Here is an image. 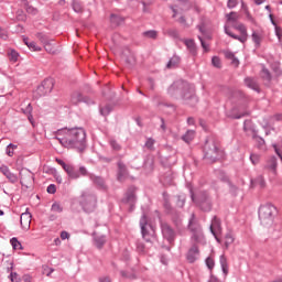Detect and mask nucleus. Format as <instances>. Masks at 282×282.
I'll return each mask as SVG.
<instances>
[{"instance_id": "nucleus-57", "label": "nucleus", "mask_w": 282, "mask_h": 282, "mask_svg": "<svg viewBox=\"0 0 282 282\" xmlns=\"http://www.w3.org/2000/svg\"><path fill=\"white\" fill-rule=\"evenodd\" d=\"M250 160H251L252 164H259V155L251 154Z\"/></svg>"}, {"instance_id": "nucleus-50", "label": "nucleus", "mask_w": 282, "mask_h": 282, "mask_svg": "<svg viewBox=\"0 0 282 282\" xmlns=\"http://www.w3.org/2000/svg\"><path fill=\"white\" fill-rule=\"evenodd\" d=\"M44 173H48L50 175H54V177H56V175H58V172L54 167H46V169L44 167Z\"/></svg>"}, {"instance_id": "nucleus-52", "label": "nucleus", "mask_w": 282, "mask_h": 282, "mask_svg": "<svg viewBox=\"0 0 282 282\" xmlns=\"http://www.w3.org/2000/svg\"><path fill=\"white\" fill-rule=\"evenodd\" d=\"M272 69L274 72V76H281V68L279 66V63L273 64Z\"/></svg>"}, {"instance_id": "nucleus-64", "label": "nucleus", "mask_w": 282, "mask_h": 282, "mask_svg": "<svg viewBox=\"0 0 282 282\" xmlns=\"http://www.w3.org/2000/svg\"><path fill=\"white\" fill-rule=\"evenodd\" d=\"M54 243H55V246H61V238H56V239L54 240Z\"/></svg>"}, {"instance_id": "nucleus-20", "label": "nucleus", "mask_w": 282, "mask_h": 282, "mask_svg": "<svg viewBox=\"0 0 282 282\" xmlns=\"http://www.w3.org/2000/svg\"><path fill=\"white\" fill-rule=\"evenodd\" d=\"M234 243H235V236H232V234L230 232L226 234L225 242H224L226 250H228L230 246H232Z\"/></svg>"}, {"instance_id": "nucleus-12", "label": "nucleus", "mask_w": 282, "mask_h": 282, "mask_svg": "<svg viewBox=\"0 0 282 282\" xmlns=\"http://www.w3.org/2000/svg\"><path fill=\"white\" fill-rule=\"evenodd\" d=\"M140 226L143 239H145V241H151V238L155 235V230L147 224V216L141 218Z\"/></svg>"}, {"instance_id": "nucleus-9", "label": "nucleus", "mask_w": 282, "mask_h": 282, "mask_svg": "<svg viewBox=\"0 0 282 282\" xmlns=\"http://www.w3.org/2000/svg\"><path fill=\"white\" fill-rule=\"evenodd\" d=\"M235 30L240 33V36L232 34V32H230L228 29H225V32L228 34V36H231V39L240 41V43H246V41H248V29H246V25L238 23L235 25Z\"/></svg>"}, {"instance_id": "nucleus-61", "label": "nucleus", "mask_w": 282, "mask_h": 282, "mask_svg": "<svg viewBox=\"0 0 282 282\" xmlns=\"http://www.w3.org/2000/svg\"><path fill=\"white\" fill-rule=\"evenodd\" d=\"M200 43H202V47L203 50H205V52H208V45L206 44V42H204V40L202 37H198Z\"/></svg>"}, {"instance_id": "nucleus-30", "label": "nucleus", "mask_w": 282, "mask_h": 282, "mask_svg": "<svg viewBox=\"0 0 282 282\" xmlns=\"http://www.w3.org/2000/svg\"><path fill=\"white\" fill-rule=\"evenodd\" d=\"M226 58H229V61H231L232 65H235V67L239 66V59H237V57H235V54L232 52H226L225 53Z\"/></svg>"}, {"instance_id": "nucleus-27", "label": "nucleus", "mask_w": 282, "mask_h": 282, "mask_svg": "<svg viewBox=\"0 0 282 282\" xmlns=\"http://www.w3.org/2000/svg\"><path fill=\"white\" fill-rule=\"evenodd\" d=\"M118 166H119L118 180L122 182V180H124V176L127 175V167L122 163H119Z\"/></svg>"}, {"instance_id": "nucleus-6", "label": "nucleus", "mask_w": 282, "mask_h": 282, "mask_svg": "<svg viewBox=\"0 0 282 282\" xmlns=\"http://www.w3.org/2000/svg\"><path fill=\"white\" fill-rule=\"evenodd\" d=\"M52 89H54V79L47 78L42 82L40 86H37L36 90L33 93V98L39 99L43 98V96H47V94H52Z\"/></svg>"}, {"instance_id": "nucleus-55", "label": "nucleus", "mask_w": 282, "mask_h": 282, "mask_svg": "<svg viewBox=\"0 0 282 282\" xmlns=\"http://www.w3.org/2000/svg\"><path fill=\"white\" fill-rule=\"evenodd\" d=\"M110 147H112V149L115 151H120V144H118V142H116V140L110 141Z\"/></svg>"}, {"instance_id": "nucleus-16", "label": "nucleus", "mask_w": 282, "mask_h": 282, "mask_svg": "<svg viewBox=\"0 0 282 282\" xmlns=\"http://www.w3.org/2000/svg\"><path fill=\"white\" fill-rule=\"evenodd\" d=\"M162 232H163V237L167 239L170 243L175 239V231L167 224L162 225Z\"/></svg>"}, {"instance_id": "nucleus-46", "label": "nucleus", "mask_w": 282, "mask_h": 282, "mask_svg": "<svg viewBox=\"0 0 282 282\" xmlns=\"http://www.w3.org/2000/svg\"><path fill=\"white\" fill-rule=\"evenodd\" d=\"M21 111L22 113H24V116L32 115V111H33L32 104H28V106L25 108H22Z\"/></svg>"}, {"instance_id": "nucleus-10", "label": "nucleus", "mask_w": 282, "mask_h": 282, "mask_svg": "<svg viewBox=\"0 0 282 282\" xmlns=\"http://www.w3.org/2000/svg\"><path fill=\"white\" fill-rule=\"evenodd\" d=\"M20 183L25 188H30L34 184V174L28 169H22L20 171Z\"/></svg>"}, {"instance_id": "nucleus-28", "label": "nucleus", "mask_w": 282, "mask_h": 282, "mask_svg": "<svg viewBox=\"0 0 282 282\" xmlns=\"http://www.w3.org/2000/svg\"><path fill=\"white\" fill-rule=\"evenodd\" d=\"M220 265L224 274H228V259H226V256H220Z\"/></svg>"}, {"instance_id": "nucleus-49", "label": "nucleus", "mask_w": 282, "mask_h": 282, "mask_svg": "<svg viewBox=\"0 0 282 282\" xmlns=\"http://www.w3.org/2000/svg\"><path fill=\"white\" fill-rule=\"evenodd\" d=\"M206 265L208 268V270H213V268H215V260L210 257H208L206 259Z\"/></svg>"}, {"instance_id": "nucleus-44", "label": "nucleus", "mask_w": 282, "mask_h": 282, "mask_svg": "<svg viewBox=\"0 0 282 282\" xmlns=\"http://www.w3.org/2000/svg\"><path fill=\"white\" fill-rule=\"evenodd\" d=\"M29 50H32V52H41V46L36 45V42H30L28 44Z\"/></svg>"}, {"instance_id": "nucleus-36", "label": "nucleus", "mask_w": 282, "mask_h": 282, "mask_svg": "<svg viewBox=\"0 0 282 282\" xmlns=\"http://www.w3.org/2000/svg\"><path fill=\"white\" fill-rule=\"evenodd\" d=\"M177 65H180V57L174 56L170 59V62L167 63V69H171L173 67H177Z\"/></svg>"}, {"instance_id": "nucleus-25", "label": "nucleus", "mask_w": 282, "mask_h": 282, "mask_svg": "<svg viewBox=\"0 0 282 282\" xmlns=\"http://www.w3.org/2000/svg\"><path fill=\"white\" fill-rule=\"evenodd\" d=\"M72 8L74 12L82 13L83 12V2L80 0H73Z\"/></svg>"}, {"instance_id": "nucleus-59", "label": "nucleus", "mask_w": 282, "mask_h": 282, "mask_svg": "<svg viewBox=\"0 0 282 282\" xmlns=\"http://www.w3.org/2000/svg\"><path fill=\"white\" fill-rule=\"evenodd\" d=\"M228 8H235L237 6V0H228Z\"/></svg>"}, {"instance_id": "nucleus-3", "label": "nucleus", "mask_w": 282, "mask_h": 282, "mask_svg": "<svg viewBox=\"0 0 282 282\" xmlns=\"http://www.w3.org/2000/svg\"><path fill=\"white\" fill-rule=\"evenodd\" d=\"M79 173L83 177H89V180L93 182L94 186L98 188V191H107V181L105 180V177L89 173V171H87V167L85 166L79 167Z\"/></svg>"}, {"instance_id": "nucleus-58", "label": "nucleus", "mask_w": 282, "mask_h": 282, "mask_svg": "<svg viewBox=\"0 0 282 282\" xmlns=\"http://www.w3.org/2000/svg\"><path fill=\"white\" fill-rule=\"evenodd\" d=\"M257 182H258L260 188H263V186H265V181L263 180V177H261V176L258 177Z\"/></svg>"}, {"instance_id": "nucleus-29", "label": "nucleus", "mask_w": 282, "mask_h": 282, "mask_svg": "<svg viewBox=\"0 0 282 282\" xmlns=\"http://www.w3.org/2000/svg\"><path fill=\"white\" fill-rule=\"evenodd\" d=\"M176 8H180L181 10H188L191 4L188 3V0H176Z\"/></svg>"}, {"instance_id": "nucleus-32", "label": "nucleus", "mask_w": 282, "mask_h": 282, "mask_svg": "<svg viewBox=\"0 0 282 282\" xmlns=\"http://www.w3.org/2000/svg\"><path fill=\"white\" fill-rule=\"evenodd\" d=\"M184 43H185L187 50H188L192 54H195V52H196L195 41H193V40H185Z\"/></svg>"}, {"instance_id": "nucleus-48", "label": "nucleus", "mask_w": 282, "mask_h": 282, "mask_svg": "<svg viewBox=\"0 0 282 282\" xmlns=\"http://www.w3.org/2000/svg\"><path fill=\"white\" fill-rule=\"evenodd\" d=\"M9 279L11 280V282H21V278H19V274H17V272H11Z\"/></svg>"}, {"instance_id": "nucleus-47", "label": "nucleus", "mask_w": 282, "mask_h": 282, "mask_svg": "<svg viewBox=\"0 0 282 282\" xmlns=\"http://www.w3.org/2000/svg\"><path fill=\"white\" fill-rule=\"evenodd\" d=\"M14 149H17V145L10 143L7 148V155H9V158H12V155H14Z\"/></svg>"}, {"instance_id": "nucleus-56", "label": "nucleus", "mask_w": 282, "mask_h": 282, "mask_svg": "<svg viewBox=\"0 0 282 282\" xmlns=\"http://www.w3.org/2000/svg\"><path fill=\"white\" fill-rule=\"evenodd\" d=\"M153 144H155V140L153 139H148L145 142L147 149H153Z\"/></svg>"}, {"instance_id": "nucleus-43", "label": "nucleus", "mask_w": 282, "mask_h": 282, "mask_svg": "<svg viewBox=\"0 0 282 282\" xmlns=\"http://www.w3.org/2000/svg\"><path fill=\"white\" fill-rule=\"evenodd\" d=\"M51 210L53 213H63V206H61V203H54L51 207Z\"/></svg>"}, {"instance_id": "nucleus-2", "label": "nucleus", "mask_w": 282, "mask_h": 282, "mask_svg": "<svg viewBox=\"0 0 282 282\" xmlns=\"http://www.w3.org/2000/svg\"><path fill=\"white\" fill-rule=\"evenodd\" d=\"M274 213H276V207L272 204H267L259 209V219L263 226H272L274 219Z\"/></svg>"}, {"instance_id": "nucleus-38", "label": "nucleus", "mask_w": 282, "mask_h": 282, "mask_svg": "<svg viewBox=\"0 0 282 282\" xmlns=\"http://www.w3.org/2000/svg\"><path fill=\"white\" fill-rule=\"evenodd\" d=\"M229 118H236V119H239V118H243V116H246V112L243 111H238L237 112V109H234L231 113L228 115Z\"/></svg>"}, {"instance_id": "nucleus-18", "label": "nucleus", "mask_w": 282, "mask_h": 282, "mask_svg": "<svg viewBox=\"0 0 282 282\" xmlns=\"http://www.w3.org/2000/svg\"><path fill=\"white\" fill-rule=\"evenodd\" d=\"M110 23L113 25V28H118V25H122V23H124V18L118 14H111Z\"/></svg>"}, {"instance_id": "nucleus-34", "label": "nucleus", "mask_w": 282, "mask_h": 282, "mask_svg": "<svg viewBox=\"0 0 282 282\" xmlns=\"http://www.w3.org/2000/svg\"><path fill=\"white\" fill-rule=\"evenodd\" d=\"M143 36L145 39H152L153 41H155V39H158V31L155 30L145 31L143 32Z\"/></svg>"}, {"instance_id": "nucleus-8", "label": "nucleus", "mask_w": 282, "mask_h": 282, "mask_svg": "<svg viewBox=\"0 0 282 282\" xmlns=\"http://www.w3.org/2000/svg\"><path fill=\"white\" fill-rule=\"evenodd\" d=\"M55 162H57V164H59V166H62V169L65 171V173H67L68 177L70 180H78V177H80V169L76 170V167L69 163H65V161L61 160V159H55Z\"/></svg>"}, {"instance_id": "nucleus-53", "label": "nucleus", "mask_w": 282, "mask_h": 282, "mask_svg": "<svg viewBox=\"0 0 282 282\" xmlns=\"http://www.w3.org/2000/svg\"><path fill=\"white\" fill-rule=\"evenodd\" d=\"M26 12H28V14H33V15L39 14V10L32 6L26 7Z\"/></svg>"}, {"instance_id": "nucleus-15", "label": "nucleus", "mask_w": 282, "mask_h": 282, "mask_svg": "<svg viewBox=\"0 0 282 282\" xmlns=\"http://www.w3.org/2000/svg\"><path fill=\"white\" fill-rule=\"evenodd\" d=\"M0 172L11 182V184H17L19 182V176L17 174L10 172V167L2 165L0 167Z\"/></svg>"}, {"instance_id": "nucleus-62", "label": "nucleus", "mask_w": 282, "mask_h": 282, "mask_svg": "<svg viewBox=\"0 0 282 282\" xmlns=\"http://www.w3.org/2000/svg\"><path fill=\"white\" fill-rule=\"evenodd\" d=\"M52 272H54V269H50V268L44 269V274H46V276H51Z\"/></svg>"}, {"instance_id": "nucleus-63", "label": "nucleus", "mask_w": 282, "mask_h": 282, "mask_svg": "<svg viewBox=\"0 0 282 282\" xmlns=\"http://www.w3.org/2000/svg\"><path fill=\"white\" fill-rule=\"evenodd\" d=\"M28 116V120L29 122L32 124V127H34V116L31 115H26Z\"/></svg>"}, {"instance_id": "nucleus-42", "label": "nucleus", "mask_w": 282, "mask_h": 282, "mask_svg": "<svg viewBox=\"0 0 282 282\" xmlns=\"http://www.w3.org/2000/svg\"><path fill=\"white\" fill-rule=\"evenodd\" d=\"M261 76L264 80H272V75L270 74V70L263 68L262 72H261Z\"/></svg>"}, {"instance_id": "nucleus-14", "label": "nucleus", "mask_w": 282, "mask_h": 282, "mask_svg": "<svg viewBox=\"0 0 282 282\" xmlns=\"http://www.w3.org/2000/svg\"><path fill=\"white\" fill-rule=\"evenodd\" d=\"M20 224L23 230H28L32 224V214H30V212L22 213L20 216Z\"/></svg>"}, {"instance_id": "nucleus-21", "label": "nucleus", "mask_w": 282, "mask_h": 282, "mask_svg": "<svg viewBox=\"0 0 282 282\" xmlns=\"http://www.w3.org/2000/svg\"><path fill=\"white\" fill-rule=\"evenodd\" d=\"M245 83L247 85V87H249L250 89H253L254 91H259V84H257V82L253 78H246Z\"/></svg>"}, {"instance_id": "nucleus-31", "label": "nucleus", "mask_w": 282, "mask_h": 282, "mask_svg": "<svg viewBox=\"0 0 282 282\" xmlns=\"http://www.w3.org/2000/svg\"><path fill=\"white\" fill-rule=\"evenodd\" d=\"M220 223L218 220L217 217H214V219L212 220V225H210V231L213 235H215V230H219L220 228Z\"/></svg>"}, {"instance_id": "nucleus-33", "label": "nucleus", "mask_w": 282, "mask_h": 282, "mask_svg": "<svg viewBox=\"0 0 282 282\" xmlns=\"http://www.w3.org/2000/svg\"><path fill=\"white\" fill-rule=\"evenodd\" d=\"M194 138H195V131L189 130L186 132L185 135H183L182 139L184 140V142H186L188 144L189 142H193Z\"/></svg>"}, {"instance_id": "nucleus-51", "label": "nucleus", "mask_w": 282, "mask_h": 282, "mask_svg": "<svg viewBox=\"0 0 282 282\" xmlns=\"http://www.w3.org/2000/svg\"><path fill=\"white\" fill-rule=\"evenodd\" d=\"M237 19H239V14H237V12H230L227 14V21H237Z\"/></svg>"}, {"instance_id": "nucleus-35", "label": "nucleus", "mask_w": 282, "mask_h": 282, "mask_svg": "<svg viewBox=\"0 0 282 282\" xmlns=\"http://www.w3.org/2000/svg\"><path fill=\"white\" fill-rule=\"evenodd\" d=\"M36 39H39V41L43 44L46 45L47 43H50V37L47 35H45L44 33H36Z\"/></svg>"}, {"instance_id": "nucleus-1", "label": "nucleus", "mask_w": 282, "mask_h": 282, "mask_svg": "<svg viewBox=\"0 0 282 282\" xmlns=\"http://www.w3.org/2000/svg\"><path fill=\"white\" fill-rule=\"evenodd\" d=\"M87 134L83 128L58 130L56 140L65 149H76L79 153L85 151Z\"/></svg>"}, {"instance_id": "nucleus-17", "label": "nucleus", "mask_w": 282, "mask_h": 282, "mask_svg": "<svg viewBox=\"0 0 282 282\" xmlns=\"http://www.w3.org/2000/svg\"><path fill=\"white\" fill-rule=\"evenodd\" d=\"M197 257H199V248H197V246H193L187 252V261L189 263H195V261H197Z\"/></svg>"}, {"instance_id": "nucleus-24", "label": "nucleus", "mask_w": 282, "mask_h": 282, "mask_svg": "<svg viewBox=\"0 0 282 282\" xmlns=\"http://www.w3.org/2000/svg\"><path fill=\"white\" fill-rule=\"evenodd\" d=\"M251 37L257 47H259L261 45V42L263 41V34L259 32H253Z\"/></svg>"}, {"instance_id": "nucleus-45", "label": "nucleus", "mask_w": 282, "mask_h": 282, "mask_svg": "<svg viewBox=\"0 0 282 282\" xmlns=\"http://www.w3.org/2000/svg\"><path fill=\"white\" fill-rule=\"evenodd\" d=\"M116 107H118V99H109L108 111H113Z\"/></svg>"}, {"instance_id": "nucleus-41", "label": "nucleus", "mask_w": 282, "mask_h": 282, "mask_svg": "<svg viewBox=\"0 0 282 282\" xmlns=\"http://www.w3.org/2000/svg\"><path fill=\"white\" fill-rule=\"evenodd\" d=\"M212 64L214 67H217V69H221V59L218 56L212 58Z\"/></svg>"}, {"instance_id": "nucleus-26", "label": "nucleus", "mask_w": 282, "mask_h": 282, "mask_svg": "<svg viewBox=\"0 0 282 282\" xmlns=\"http://www.w3.org/2000/svg\"><path fill=\"white\" fill-rule=\"evenodd\" d=\"M10 243L13 250H23V245H21V241L15 237L11 238Z\"/></svg>"}, {"instance_id": "nucleus-19", "label": "nucleus", "mask_w": 282, "mask_h": 282, "mask_svg": "<svg viewBox=\"0 0 282 282\" xmlns=\"http://www.w3.org/2000/svg\"><path fill=\"white\" fill-rule=\"evenodd\" d=\"M44 50L45 52H47L48 54H56L58 52V50H56V44H54V41L51 40L50 42H47L46 44H44Z\"/></svg>"}, {"instance_id": "nucleus-7", "label": "nucleus", "mask_w": 282, "mask_h": 282, "mask_svg": "<svg viewBox=\"0 0 282 282\" xmlns=\"http://www.w3.org/2000/svg\"><path fill=\"white\" fill-rule=\"evenodd\" d=\"M189 230L192 232V243L197 246V243H206V239L204 238V234L202 232V227L195 224L193 220L189 221Z\"/></svg>"}, {"instance_id": "nucleus-22", "label": "nucleus", "mask_w": 282, "mask_h": 282, "mask_svg": "<svg viewBox=\"0 0 282 282\" xmlns=\"http://www.w3.org/2000/svg\"><path fill=\"white\" fill-rule=\"evenodd\" d=\"M267 169H269V171H271V173H273L274 175H276V158L272 156L268 164H267Z\"/></svg>"}, {"instance_id": "nucleus-37", "label": "nucleus", "mask_w": 282, "mask_h": 282, "mask_svg": "<svg viewBox=\"0 0 282 282\" xmlns=\"http://www.w3.org/2000/svg\"><path fill=\"white\" fill-rule=\"evenodd\" d=\"M180 87H186V84H184L182 82L175 83L174 85H172L169 88V94H171L173 96V94L175 93V89H180Z\"/></svg>"}, {"instance_id": "nucleus-39", "label": "nucleus", "mask_w": 282, "mask_h": 282, "mask_svg": "<svg viewBox=\"0 0 282 282\" xmlns=\"http://www.w3.org/2000/svg\"><path fill=\"white\" fill-rule=\"evenodd\" d=\"M9 61L17 63V61H19V53L14 50H11L9 53Z\"/></svg>"}, {"instance_id": "nucleus-5", "label": "nucleus", "mask_w": 282, "mask_h": 282, "mask_svg": "<svg viewBox=\"0 0 282 282\" xmlns=\"http://www.w3.org/2000/svg\"><path fill=\"white\" fill-rule=\"evenodd\" d=\"M85 213H94L96 209V195L84 192L79 200Z\"/></svg>"}, {"instance_id": "nucleus-11", "label": "nucleus", "mask_w": 282, "mask_h": 282, "mask_svg": "<svg viewBox=\"0 0 282 282\" xmlns=\"http://www.w3.org/2000/svg\"><path fill=\"white\" fill-rule=\"evenodd\" d=\"M122 205L128 208V210H133V206H135V187L128 189L126 196L122 198Z\"/></svg>"}, {"instance_id": "nucleus-13", "label": "nucleus", "mask_w": 282, "mask_h": 282, "mask_svg": "<svg viewBox=\"0 0 282 282\" xmlns=\"http://www.w3.org/2000/svg\"><path fill=\"white\" fill-rule=\"evenodd\" d=\"M198 205L200 206L202 210L208 212L213 208L210 200L208 199V194L203 193L197 197Z\"/></svg>"}, {"instance_id": "nucleus-23", "label": "nucleus", "mask_w": 282, "mask_h": 282, "mask_svg": "<svg viewBox=\"0 0 282 282\" xmlns=\"http://www.w3.org/2000/svg\"><path fill=\"white\" fill-rule=\"evenodd\" d=\"M72 105H78V102H83V94L75 91L70 97Z\"/></svg>"}, {"instance_id": "nucleus-40", "label": "nucleus", "mask_w": 282, "mask_h": 282, "mask_svg": "<svg viewBox=\"0 0 282 282\" xmlns=\"http://www.w3.org/2000/svg\"><path fill=\"white\" fill-rule=\"evenodd\" d=\"M95 245L100 250L105 246V237L95 238Z\"/></svg>"}, {"instance_id": "nucleus-60", "label": "nucleus", "mask_w": 282, "mask_h": 282, "mask_svg": "<svg viewBox=\"0 0 282 282\" xmlns=\"http://www.w3.org/2000/svg\"><path fill=\"white\" fill-rule=\"evenodd\" d=\"M61 239H63V240L69 239V232H67V231H62V232H61Z\"/></svg>"}, {"instance_id": "nucleus-4", "label": "nucleus", "mask_w": 282, "mask_h": 282, "mask_svg": "<svg viewBox=\"0 0 282 282\" xmlns=\"http://www.w3.org/2000/svg\"><path fill=\"white\" fill-rule=\"evenodd\" d=\"M204 151L205 160H208L209 162H217V160L224 158V151H221L215 143H206Z\"/></svg>"}, {"instance_id": "nucleus-54", "label": "nucleus", "mask_w": 282, "mask_h": 282, "mask_svg": "<svg viewBox=\"0 0 282 282\" xmlns=\"http://www.w3.org/2000/svg\"><path fill=\"white\" fill-rule=\"evenodd\" d=\"M46 191L47 193H50V195H54V193H56V185L54 184L48 185Z\"/></svg>"}]
</instances>
